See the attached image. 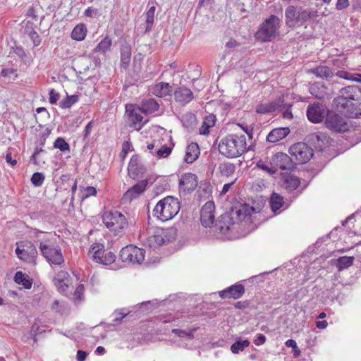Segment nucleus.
Here are the masks:
<instances>
[{
  "instance_id": "obj_1",
  "label": "nucleus",
  "mask_w": 361,
  "mask_h": 361,
  "mask_svg": "<svg viewBox=\"0 0 361 361\" xmlns=\"http://www.w3.org/2000/svg\"><path fill=\"white\" fill-rule=\"evenodd\" d=\"M354 101H361V87L348 85L341 88L334 104L336 109L350 118L361 117V103L355 104Z\"/></svg>"
},
{
  "instance_id": "obj_2",
  "label": "nucleus",
  "mask_w": 361,
  "mask_h": 361,
  "mask_svg": "<svg viewBox=\"0 0 361 361\" xmlns=\"http://www.w3.org/2000/svg\"><path fill=\"white\" fill-rule=\"evenodd\" d=\"M180 202L177 198L167 196L159 200L153 209V214L162 221L173 219L180 211Z\"/></svg>"
},
{
  "instance_id": "obj_3",
  "label": "nucleus",
  "mask_w": 361,
  "mask_h": 361,
  "mask_svg": "<svg viewBox=\"0 0 361 361\" xmlns=\"http://www.w3.org/2000/svg\"><path fill=\"white\" fill-rule=\"evenodd\" d=\"M311 18V11L299 5H289L285 10L286 24L289 27L302 25Z\"/></svg>"
},
{
  "instance_id": "obj_4",
  "label": "nucleus",
  "mask_w": 361,
  "mask_h": 361,
  "mask_svg": "<svg viewBox=\"0 0 361 361\" xmlns=\"http://www.w3.org/2000/svg\"><path fill=\"white\" fill-rule=\"evenodd\" d=\"M281 20L275 15H271L259 26L256 38L262 42H268L274 39L280 27Z\"/></svg>"
},
{
  "instance_id": "obj_5",
  "label": "nucleus",
  "mask_w": 361,
  "mask_h": 361,
  "mask_svg": "<svg viewBox=\"0 0 361 361\" xmlns=\"http://www.w3.org/2000/svg\"><path fill=\"white\" fill-rule=\"evenodd\" d=\"M103 223L115 235H121L128 228L126 218L118 211H111L104 213Z\"/></svg>"
},
{
  "instance_id": "obj_6",
  "label": "nucleus",
  "mask_w": 361,
  "mask_h": 361,
  "mask_svg": "<svg viewBox=\"0 0 361 361\" xmlns=\"http://www.w3.org/2000/svg\"><path fill=\"white\" fill-rule=\"evenodd\" d=\"M176 238V231L174 228H157L153 235L147 238V244L149 247L155 249L175 240Z\"/></svg>"
},
{
  "instance_id": "obj_7",
  "label": "nucleus",
  "mask_w": 361,
  "mask_h": 361,
  "mask_svg": "<svg viewBox=\"0 0 361 361\" xmlns=\"http://www.w3.org/2000/svg\"><path fill=\"white\" fill-rule=\"evenodd\" d=\"M89 255L97 262L104 265L112 264L116 260V255L113 252H105L104 245L102 243H93L89 250Z\"/></svg>"
},
{
  "instance_id": "obj_8",
  "label": "nucleus",
  "mask_w": 361,
  "mask_h": 361,
  "mask_svg": "<svg viewBox=\"0 0 361 361\" xmlns=\"http://www.w3.org/2000/svg\"><path fill=\"white\" fill-rule=\"evenodd\" d=\"M145 250L130 245L121 249L119 256L123 262L140 264L145 259Z\"/></svg>"
},
{
  "instance_id": "obj_9",
  "label": "nucleus",
  "mask_w": 361,
  "mask_h": 361,
  "mask_svg": "<svg viewBox=\"0 0 361 361\" xmlns=\"http://www.w3.org/2000/svg\"><path fill=\"white\" fill-rule=\"evenodd\" d=\"M271 172L276 173L278 170L291 171L295 168V163L286 154L278 152L273 155L269 161Z\"/></svg>"
},
{
  "instance_id": "obj_10",
  "label": "nucleus",
  "mask_w": 361,
  "mask_h": 361,
  "mask_svg": "<svg viewBox=\"0 0 361 361\" xmlns=\"http://www.w3.org/2000/svg\"><path fill=\"white\" fill-rule=\"evenodd\" d=\"M290 154L295 158L298 164H305L313 157V150L304 142L293 145L288 150Z\"/></svg>"
},
{
  "instance_id": "obj_11",
  "label": "nucleus",
  "mask_w": 361,
  "mask_h": 361,
  "mask_svg": "<svg viewBox=\"0 0 361 361\" xmlns=\"http://www.w3.org/2000/svg\"><path fill=\"white\" fill-rule=\"evenodd\" d=\"M325 123L327 128L338 133L349 129L346 119L334 111H327Z\"/></svg>"
},
{
  "instance_id": "obj_12",
  "label": "nucleus",
  "mask_w": 361,
  "mask_h": 361,
  "mask_svg": "<svg viewBox=\"0 0 361 361\" xmlns=\"http://www.w3.org/2000/svg\"><path fill=\"white\" fill-rule=\"evenodd\" d=\"M16 253L18 257L25 262L35 264L38 252L35 245L30 241L23 243V248L17 247Z\"/></svg>"
},
{
  "instance_id": "obj_13",
  "label": "nucleus",
  "mask_w": 361,
  "mask_h": 361,
  "mask_svg": "<svg viewBox=\"0 0 361 361\" xmlns=\"http://www.w3.org/2000/svg\"><path fill=\"white\" fill-rule=\"evenodd\" d=\"M41 246V254L48 262L59 266L64 263V258L59 246L45 247L44 245Z\"/></svg>"
},
{
  "instance_id": "obj_14",
  "label": "nucleus",
  "mask_w": 361,
  "mask_h": 361,
  "mask_svg": "<svg viewBox=\"0 0 361 361\" xmlns=\"http://www.w3.org/2000/svg\"><path fill=\"white\" fill-rule=\"evenodd\" d=\"M306 114L310 122L319 123L325 117L326 106L319 102L310 104L307 108Z\"/></svg>"
},
{
  "instance_id": "obj_15",
  "label": "nucleus",
  "mask_w": 361,
  "mask_h": 361,
  "mask_svg": "<svg viewBox=\"0 0 361 361\" xmlns=\"http://www.w3.org/2000/svg\"><path fill=\"white\" fill-rule=\"evenodd\" d=\"M138 111L133 104H126V113L128 114L130 121L129 126L137 130H140L146 123V121L143 122V117Z\"/></svg>"
},
{
  "instance_id": "obj_16",
  "label": "nucleus",
  "mask_w": 361,
  "mask_h": 361,
  "mask_svg": "<svg viewBox=\"0 0 361 361\" xmlns=\"http://www.w3.org/2000/svg\"><path fill=\"white\" fill-rule=\"evenodd\" d=\"M215 206L213 202H207L202 207L200 212V220L202 225L204 227H211L214 223Z\"/></svg>"
},
{
  "instance_id": "obj_17",
  "label": "nucleus",
  "mask_w": 361,
  "mask_h": 361,
  "mask_svg": "<svg viewBox=\"0 0 361 361\" xmlns=\"http://www.w3.org/2000/svg\"><path fill=\"white\" fill-rule=\"evenodd\" d=\"M54 286L57 290L63 294H66L71 284L68 273L64 270L59 271L53 279Z\"/></svg>"
},
{
  "instance_id": "obj_18",
  "label": "nucleus",
  "mask_w": 361,
  "mask_h": 361,
  "mask_svg": "<svg viewBox=\"0 0 361 361\" xmlns=\"http://www.w3.org/2000/svg\"><path fill=\"white\" fill-rule=\"evenodd\" d=\"M283 102V97L280 96L271 102L258 104L256 107V112L259 114H265L272 113L276 110H282Z\"/></svg>"
},
{
  "instance_id": "obj_19",
  "label": "nucleus",
  "mask_w": 361,
  "mask_h": 361,
  "mask_svg": "<svg viewBox=\"0 0 361 361\" xmlns=\"http://www.w3.org/2000/svg\"><path fill=\"white\" fill-rule=\"evenodd\" d=\"M219 152L228 157L235 158L239 157L236 155L235 148L234 147V143L233 142V137L229 135L221 140L219 145Z\"/></svg>"
},
{
  "instance_id": "obj_20",
  "label": "nucleus",
  "mask_w": 361,
  "mask_h": 361,
  "mask_svg": "<svg viewBox=\"0 0 361 361\" xmlns=\"http://www.w3.org/2000/svg\"><path fill=\"white\" fill-rule=\"evenodd\" d=\"M174 99L178 103L185 105L194 99L192 92L185 86L178 87L174 91Z\"/></svg>"
},
{
  "instance_id": "obj_21",
  "label": "nucleus",
  "mask_w": 361,
  "mask_h": 361,
  "mask_svg": "<svg viewBox=\"0 0 361 361\" xmlns=\"http://www.w3.org/2000/svg\"><path fill=\"white\" fill-rule=\"evenodd\" d=\"M234 224L231 215L228 213H225L220 216L216 221L214 227L216 231H219L220 233L226 234Z\"/></svg>"
},
{
  "instance_id": "obj_22",
  "label": "nucleus",
  "mask_w": 361,
  "mask_h": 361,
  "mask_svg": "<svg viewBox=\"0 0 361 361\" xmlns=\"http://www.w3.org/2000/svg\"><path fill=\"white\" fill-rule=\"evenodd\" d=\"M245 288L241 284H235L229 286L224 290L219 292V296L222 298H233L238 299L244 293Z\"/></svg>"
},
{
  "instance_id": "obj_23",
  "label": "nucleus",
  "mask_w": 361,
  "mask_h": 361,
  "mask_svg": "<svg viewBox=\"0 0 361 361\" xmlns=\"http://www.w3.org/2000/svg\"><path fill=\"white\" fill-rule=\"evenodd\" d=\"M231 137H233V142L234 143V147L235 148L236 155H239L240 157L245 151L253 150L252 145L247 147L245 135H231Z\"/></svg>"
},
{
  "instance_id": "obj_24",
  "label": "nucleus",
  "mask_w": 361,
  "mask_h": 361,
  "mask_svg": "<svg viewBox=\"0 0 361 361\" xmlns=\"http://www.w3.org/2000/svg\"><path fill=\"white\" fill-rule=\"evenodd\" d=\"M197 185L196 175L189 173L180 180L179 186L185 191H193Z\"/></svg>"
},
{
  "instance_id": "obj_25",
  "label": "nucleus",
  "mask_w": 361,
  "mask_h": 361,
  "mask_svg": "<svg viewBox=\"0 0 361 361\" xmlns=\"http://www.w3.org/2000/svg\"><path fill=\"white\" fill-rule=\"evenodd\" d=\"M151 92L157 97H164L171 94L173 88L169 83L160 82L152 87Z\"/></svg>"
},
{
  "instance_id": "obj_26",
  "label": "nucleus",
  "mask_w": 361,
  "mask_h": 361,
  "mask_svg": "<svg viewBox=\"0 0 361 361\" xmlns=\"http://www.w3.org/2000/svg\"><path fill=\"white\" fill-rule=\"evenodd\" d=\"M253 207L250 209L240 206V208H233L230 213H228L232 217V221L234 224L245 220L248 216H250V210H253Z\"/></svg>"
},
{
  "instance_id": "obj_27",
  "label": "nucleus",
  "mask_w": 361,
  "mask_h": 361,
  "mask_svg": "<svg viewBox=\"0 0 361 361\" xmlns=\"http://www.w3.org/2000/svg\"><path fill=\"white\" fill-rule=\"evenodd\" d=\"M290 133L288 128H277L273 129L267 136V141L271 143L277 142Z\"/></svg>"
},
{
  "instance_id": "obj_28",
  "label": "nucleus",
  "mask_w": 361,
  "mask_h": 361,
  "mask_svg": "<svg viewBox=\"0 0 361 361\" xmlns=\"http://www.w3.org/2000/svg\"><path fill=\"white\" fill-rule=\"evenodd\" d=\"M147 185V180H142L130 188L124 195V198L126 200H131L137 197L142 194L146 189Z\"/></svg>"
},
{
  "instance_id": "obj_29",
  "label": "nucleus",
  "mask_w": 361,
  "mask_h": 361,
  "mask_svg": "<svg viewBox=\"0 0 361 361\" xmlns=\"http://www.w3.org/2000/svg\"><path fill=\"white\" fill-rule=\"evenodd\" d=\"M159 107V105L155 99H148L143 100L137 109L143 114H151L158 111Z\"/></svg>"
},
{
  "instance_id": "obj_30",
  "label": "nucleus",
  "mask_w": 361,
  "mask_h": 361,
  "mask_svg": "<svg viewBox=\"0 0 361 361\" xmlns=\"http://www.w3.org/2000/svg\"><path fill=\"white\" fill-rule=\"evenodd\" d=\"M128 169L129 173L133 176H138L144 173L145 168L140 163L138 156L135 155L131 157L128 164Z\"/></svg>"
},
{
  "instance_id": "obj_31",
  "label": "nucleus",
  "mask_w": 361,
  "mask_h": 361,
  "mask_svg": "<svg viewBox=\"0 0 361 361\" xmlns=\"http://www.w3.org/2000/svg\"><path fill=\"white\" fill-rule=\"evenodd\" d=\"M312 141L314 147L319 151H323L330 145V138L323 133H319L312 135Z\"/></svg>"
},
{
  "instance_id": "obj_32",
  "label": "nucleus",
  "mask_w": 361,
  "mask_h": 361,
  "mask_svg": "<svg viewBox=\"0 0 361 361\" xmlns=\"http://www.w3.org/2000/svg\"><path fill=\"white\" fill-rule=\"evenodd\" d=\"M199 154L200 148L198 145L197 143L192 142L186 149L184 161L188 164H192L198 158Z\"/></svg>"
},
{
  "instance_id": "obj_33",
  "label": "nucleus",
  "mask_w": 361,
  "mask_h": 361,
  "mask_svg": "<svg viewBox=\"0 0 361 361\" xmlns=\"http://www.w3.org/2000/svg\"><path fill=\"white\" fill-rule=\"evenodd\" d=\"M131 61V47L128 44H124L121 48V68L127 69Z\"/></svg>"
},
{
  "instance_id": "obj_34",
  "label": "nucleus",
  "mask_w": 361,
  "mask_h": 361,
  "mask_svg": "<svg viewBox=\"0 0 361 361\" xmlns=\"http://www.w3.org/2000/svg\"><path fill=\"white\" fill-rule=\"evenodd\" d=\"M181 122L183 127L189 132L192 131L197 126L195 115L190 112L186 113L182 116Z\"/></svg>"
},
{
  "instance_id": "obj_35",
  "label": "nucleus",
  "mask_w": 361,
  "mask_h": 361,
  "mask_svg": "<svg viewBox=\"0 0 361 361\" xmlns=\"http://www.w3.org/2000/svg\"><path fill=\"white\" fill-rule=\"evenodd\" d=\"M310 72L322 79H328L334 75L331 69L326 66H318L312 69Z\"/></svg>"
},
{
  "instance_id": "obj_36",
  "label": "nucleus",
  "mask_w": 361,
  "mask_h": 361,
  "mask_svg": "<svg viewBox=\"0 0 361 361\" xmlns=\"http://www.w3.org/2000/svg\"><path fill=\"white\" fill-rule=\"evenodd\" d=\"M354 262V257H348V256H343L340 257L337 259L335 260V262L334 264L336 265L338 270L339 271H341L345 269H348L350 266L353 265Z\"/></svg>"
},
{
  "instance_id": "obj_37",
  "label": "nucleus",
  "mask_w": 361,
  "mask_h": 361,
  "mask_svg": "<svg viewBox=\"0 0 361 361\" xmlns=\"http://www.w3.org/2000/svg\"><path fill=\"white\" fill-rule=\"evenodd\" d=\"M300 183V179L293 176V175H288L283 180V187L288 191H293L298 188Z\"/></svg>"
},
{
  "instance_id": "obj_38",
  "label": "nucleus",
  "mask_w": 361,
  "mask_h": 361,
  "mask_svg": "<svg viewBox=\"0 0 361 361\" xmlns=\"http://www.w3.org/2000/svg\"><path fill=\"white\" fill-rule=\"evenodd\" d=\"M87 35V28L84 24L77 25L71 32V37L76 41L83 40Z\"/></svg>"
},
{
  "instance_id": "obj_39",
  "label": "nucleus",
  "mask_w": 361,
  "mask_h": 361,
  "mask_svg": "<svg viewBox=\"0 0 361 361\" xmlns=\"http://www.w3.org/2000/svg\"><path fill=\"white\" fill-rule=\"evenodd\" d=\"M14 281L16 283L22 285L25 288L30 289L32 287V280L29 276L22 271H17L14 276Z\"/></svg>"
},
{
  "instance_id": "obj_40",
  "label": "nucleus",
  "mask_w": 361,
  "mask_h": 361,
  "mask_svg": "<svg viewBox=\"0 0 361 361\" xmlns=\"http://www.w3.org/2000/svg\"><path fill=\"white\" fill-rule=\"evenodd\" d=\"M269 204L271 210L276 213L283 207L284 204L283 197L278 193L274 192L270 197Z\"/></svg>"
},
{
  "instance_id": "obj_41",
  "label": "nucleus",
  "mask_w": 361,
  "mask_h": 361,
  "mask_svg": "<svg viewBox=\"0 0 361 361\" xmlns=\"http://www.w3.org/2000/svg\"><path fill=\"white\" fill-rule=\"evenodd\" d=\"M130 314V311L126 308L116 310L112 313V325L120 324L122 320Z\"/></svg>"
},
{
  "instance_id": "obj_42",
  "label": "nucleus",
  "mask_w": 361,
  "mask_h": 361,
  "mask_svg": "<svg viewBox=\"0 0 361 361\" xmlns=\"http://www.w3.org/2000/svg\"><path fill=\"white\" fill-rule=\"evenodd\" d=\"M154 13H155V6H151L149 9L147 11L145 14L146 20H145V32H149L151 31L154 20Z\"/></svg>"
},
{
  "instance_id": "obj_43",
  "label": "nucleus",
  "mask_w": 361,
  "mask_h": 361,
  "mask_svg": "<svg viewBox=\"0 0 361 361\" xmlns=\"http://www.w3.org/2000/svg\"><path fill=\"white\" fill-rule=\"evenodd\" d=\"M219 170L224 176H231L235 170V166L228 162L221 163L219 166Z\"/></svg>"
},
{
  "instance_id": "obj_44",
  "label": "nucleus",
  "mask_w": 361,
  "mask_h": 361,
  "mask_svg": "<svg viewBox=\"0 0 361 361\" xmlns=\"http://www.w3.org/2000/svg\"><path fill=\"white\" fill-rule=\"evenodd\" d=\"M249 345L250 341L247 339L242 340L239 338L231 345V350L233 353L237 354L248 347Z\"/></svg>"
},
{
  "instance_id": "obj_45",
  "label": "nucleus",
  "mask_w": 361,
  "mask_h": 361,
  "mask_svg": "<svg viewBox=\"0 0 361 361\" xmlns=\"http://www.w3.org/2000/svg\"><path fill=\"white\" fill-rule=\"evenodd\" d=\"M111 46V39L106 37L104 38L95 47L96 51L104 54L106 51L109 50Z\"/></svg>"
},
{
  "instance_id": "obj_46",
  "label": "nucleus",
  "mask_w": 361,
  "mask_h": 361,
  "mask_svg": "<svg viewBox=\"0 0 361 361\" xmlns=\"http://www.w3.org/2000/svg\"><path fill=\"white\" fill-rule=\"evenodd\" d=\"M78 100V95L67 96L60 102L59 106L62 109L70 108L73 104L77 102Z\"/></svg>"
},
{
  "instance_id": "obj_47",
  "label": "nucleus",
  "mask_w": 361,
  "mask_h": 361,
  "mask_svg": "<svg viewBox=\"0 0 361 361\" xmlns=\"http://www.w3.org/2000/svg\"><path fill=\"white\" fill-rule=\"evenodd\" d=\"M54 147L59 149L61 152L68 151L70 146L68 143L62 137H57L54 143Z\"/></svg>"
},
{
  "instance_id": "obj_48",
  "label": "nucleus",
  "mask_w": 361,
  "mask_h": 361,
  "mask_svg": "<svg viewBox=\"0 0 361 361\" xmlns=\"http://www.w3.org/2000/svg\"><path fill=\"white\" fill-rule=\"evenodd\" d=\"M172 148L166 145H162L161 147L155 150V154L159 158H166L171 153Z\"/></svg>"
},
{
  "instance_id": "obj_49",
  "label": "nucleus",
  "mask_w": 361,
  "mask_h": 361,
  "mask_svg": "<svg viewBox=\"0 0 361 361\" xmlns=\"http://www.w3.org/2000/svg\"><path fill=\"white\" fill-rule=\"evenodd\" d=\"M44 178H45L43 173L36 172L33 173L31 178V182L35 187H39L42 185Z\"/></svg>"
},
{
  "instance_id": "obj_50",
  "label": "nucleus",
  "mask_w": 361,
  "mask_h": 361,
  "mask_svg": "<svg viewBox=\"0 0 361 361\" xmlns=\"http://www.w3.org/2000/svg\"><path fill=\"white\" fill-rule=\"evenodd\" d=\"M257 168L264 171H267V173H269V174H274V173H272L271 169V166L269 165V163H266L265 161H262V160H259L257 162Z\"/></svg>"
},
{
  "instance_id": "obj_51",
  "label": "nucleus",
  "mask_w": 361,
  "mask_h": 361,
  "mask_svg": "<svg viewBox=\"0 0 361 361\" xmlns=\"http://www.w3.org/2000/svg\"><path fill=\"white\" fill-rule=\"evenodd\" d=\"M291 107V104H283V103L282 104V110L283 111V117L284 118H288V119H290L293 118V114H292V112H291V110L290 109V108Z\"/></svg>"
},
{
  "instance_id": "obj_52",
  "label": "nucleus",
  "mask_w": 361,
  "mask_h": 361,
  "mask_svg": "<svg viewBox=\"0 0 361 361\" xmlns=\"http://www.w3.org/2000/svg\"><path fill=\"white\" fill-rule=\"evenodd\" d=\"M28 35H29L30 39L32 41L34 46L37 47L40 44L41 38L37 32H35L34 30L30 31L28 33Z\"/></svg>"
},
{
  "instance_id": "obj_53",
  "label": "nucleus",
  "mask_w": 361,
  "mask_h": 361,
  "mask_svg": "<svg viewBox=\"0 0 361 361\" xmlns=\"http://www.w3.org/2000/svg\"><path fill=\"white\" fill-rule=\"evenodd\" d=\"M142 69V58L140 56H135L133 60V71L139 73Z\"/></svg>"
},
{
  "instance_id": "obj_54",
  "label": "nucleus",
  "mask_w": 361,
  "mask_h": 361,
  "mask_svg": "<svg viewBox=\"0 0 361 361\" xmlns=\"http://www.w3.org/2000/svg\"><path fill=\"white\" fill-rule=\"evenodd\" d=\"M172 332H173L176 335H177L179 337H187L189 338H192V332H187L184 330L178 329H174L172 330Z\"/></svg>"
},
{
  "instance_id": "obj_55",
  "label": "nucleus",
  "mask_w": 361,
  "mask_h": 361,
  "mask_svg": "<svg viewBox=\"0 0 361 361\" xmlns=\"http://www.w3.org/2000/svg\"><path fill=\"white\" fill-rule=\"evenodd\" d=\"M350 6L349 0H337L336 9L338 11L343 10Z\"/></svg>"
},
{
  "instance_id": "obj_56",
  "label": "nucleus",
  "mask_w": 361,
  "mask_h": 361,
  "mask_svg": "<svg viewBox=\"0 0 361 361\" xmlns=\"http://www.w3.org/2000/svg\"><path fill=\"white\" fill-rule=\"evenodd\" d=\"M59 97L60 94L58 92H56L54 89L50 90L49 100L51 104H56L59 99Z\"/></svg>"
},
{
  "instance_id": "obj_57",
  "label": "nucleus",
  "mask_w": 361,
  "mask_h": 361,
  "mask_svg": "<svg viewBox=\"0 0 361 361\" xmlns=\"http://www.w3.org/2000/svg\"><path fill=\"white\" fill-rule=\"evenodd\" d=\"M84 14L90 18H94L97 16H99V11L97 8H92V7H88L85 11Z\"/></svg>"
},
{
  "instance_id": "obj_58",
  "label": "nucleus",
  "mask_w": 361,
  "mask_h": 361,
  "mask_svg": "<svg viewBox=\"0 0 361 361\" xmlns=\"http://www.w3.org/2000/svg\"><path fill=\"white\" fill-rule=\"evenodd\" d=\"M39 248L40 250V251H42V245H44L45 247H51L52 246V243H51V240L47 237V236H44L42 238L39 239Z\"/></svg>"
},
{
  "instance_id": "obj_59",
  "label": "nucleus",
  "mask_w": 361,
  "mask_h": 361,
  "mask_svg": "<svg viewBox=\"0 0 361 361\" xmlns=\"http://www.w3.org/2000/svg\"><path fill=\"white\" fill-rule=\"evenodd\" d=\"M97 194V190L95 188L89 186L85 189L83 196L84 197H88L90 196H94Z\"/></svg>"
},
{
  "instance_id": "obj_60",
  "label": "nucleus",
  "mask_w": 361,
  "mask_h": 361,
  "mask_svg": "<svg viewBox=\"0 0 361 361\" xmlns=\"http://www.w3.org/2000/svg\"><path fill=\"white\" fill-rule=\"evenodd\" d=\"M132 145L129 141H125L123 143L121 154L123 155V157H126V155L128 153Z\"/></svg>"
},
{
  "instance_id": "obj_61",
  "label": "nucleus",
  "mask_w": 361,
  "mask_h": 361,
  "mask_svg": "<svg viewBox=\"0 0 361 361\" xmlns=\"http://www.w3.org/2000/svg\"><path fill=\"white\" fill-rule=\"evenodd\" d=\"M338 75L341 78H343L345 80H351L353 81V73H349V72H346V71H339L338 73Z\"/></svg>"
},
{
  "instance_id": "obj_62",
  "label": "nucleus",
  "mask_w": 361,
  "mask_h": 361,
  "mask_svg": "<svg viewBox=\"0 0 361 361\" xmlns=\"http://www.w3.org/2000/svg\"><path fill=\"white\" fill-rule=\"evenodd\" d=\"M266 341V336L262 334H259L257 335V338L254 341V343L256 345H260L265 343Z\"/></svg>"
},
{
  "instance_id": "obj_63",
  "label": "nucleus",
  "mask_w": 361,
  "mask_h": 361,
  "mask_svg": "<svg viewBox=\"0 0 361 361\" xmlns=\"http://www.w3.org/2000/svg\"><path fill=\"white\" fill-rule=\"evenodd\" d=\"M92 127H93L92 121H90L87 124V126L85 128V130H84V139H86L87 137H89V135L91 133Z\"/></svg>"
},
{
  "instance_id": "obj_64",
  "label": "nucleus",
  "mask_w": 361,
  "mask_h": 361,
  "mask_svg": "<svg viewBox=\"0 0 361 361\" xmlns=\"http://www.w3.org/2000/svg\"><path fill=\"white\" fill-rule=\"evenodd\" d=\"M87 353L82 350H78L77 352V361H85L87 357Z\"/></svg>"
}]
</instances>
